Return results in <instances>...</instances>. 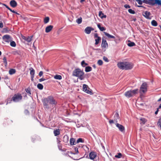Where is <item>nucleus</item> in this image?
<instances>
[{
    "label": "nucleus",
    "mask_w": 161,
    "mask_h": 161,
    "mask_svg": "<svg viewBox=\"0 0 161 161\" xmlns=\"http://www.w3.org/2000/svg\"><path fill=\"white\" fill-rule=\"evenodd\" d=\"M42 102L44 108L47 109L50 108L51 107L54 106L57 103V101L53 97L51 96L44 99Z\"/></svg>",
    "instance_id": "f257e3e1"
},
{
    "label": "nucleus",
    "mask_w": 161,
    "mask_h": 161,
    "mask_svg": "<svg viewBox=\"0 0 161 161\" xmlns=\"http://www.w3.org/2000/svg\"><path fill=\"white\" fill-rule=\"evenodd\" d=\"M118 67L122 70H129L131 69L133 67V64L126 61L119 62L117 64Z\"/></svg>",
    "instance_id": "f03ea898"
},
{
    "label": "nucleus",
    "mask_w": 161,
    "mask_h": 161,
    "mask_svg": "<svg viewBox=\"0 0 161 161\" xmlns=\"http://www.w3.org/2000/svg\"><path fill=\"white\" fill-rule=\"evenodd\" d=\"M84 73L83 71L80 69H75L73 72V75L78 77L80 80H82L84 79Z\"/></svg>",
    "instance_id": "7ed1b4c3"
},
{
    "label": "nucleus",
    "mask_w": 161,
    "mask_h": 161,
    "mask_svg": "<svg viewBox=\"0 0 161 161\" xmlns=\"http://www.w3.org/2000/svg\"><path fill=\"white\" fill-rule=\"evenodd\" d=\"M138 89H137L133 90H130L125 92V96L127 98H130L138 93Z\"/></svg>",
    "instance_id": "20e7f679"
},
{
    "label": "nucleus",
    "mask_w": 161,
    "mask_h": 161,
    "mask_svg": "<svg viewBox=\"0 0 161 161\" xmlns=\"http://www.w3.org/2000/svg\"><path fill=\"white\" fill-rule=\"evenodd\" d=\"M22 97L20 94H15L12 97L11 101H13L14 102H18L22 99Z\"/></svg>",
    "instance_id": "39448f33"
},
{
    "label": "nucleus",
    "mask_w": 161,
    "mask_h": 161,
    "mask_svg": "<svg viewBox=\"0 0 161 161\" xmlns=\"http://www.w3.org/2000/svg\"><path fill=\"white\" fill-rule=\"evenodd\" d=\"M147 83L145 82L141 85L140 89V92L141 93H144L147 91Z\"/></svg>",
    "instance_id": "423d86ee"
},
{
    "label": "nucleus",
    "mask_w": 161,
    "mask_h": 161,
    "mask_svg": "<svg viewBox=\"0 0 161 161\" xmlns=\"http://www.w3.org/2000/svg\"><path fill=\"white\" fill-rule=\"evenodd\" d=\"M115 124L120 131L122 132H125V128L123 125L117 123H115Z\"/></svg>",
    "instance_id": "0eeeda50"
},
{
    "label": "nucleus",
    "mask_w": 161,
    "mask_h": 161,
    "mask_svg": "<svg viewBox=\"0 0 161 161\" xmlns=\"http://www.w3.org/2000/svg\"><path fill=\"white\" fill-rule=\"evenodd\" d=\"M88 87V86L86 84H83V91L88 94H92V92L91 90L87 89Z\"/></svg>",
    "instance_id": "6e6552de"
},
{
    "label": "nucleus",
    "mask_w": 161,
    "mask_h": 161,
    "mask_svg": "<svg viewBox=\"0 0 161 161\" xmlns=\"http://www.w3.org/2000/svg\"><path fill=\"white\" fill-rule=\"evenodd\" d=\"M2 39L3 41L7 42H9L11 40V38L9 35H5L3 36Z\"/></svg>",
    "instance_id": "1a4fd4ad"
},
{
    "label": "nucleus",
    "mask_w": 161,
    "mask_h": 161,
    "mask_svg": "<svg viewBox=\"0 0 161 161\" xmlns=\"http://www.w3.org/2000/svg\"><path fill=\"white\" fill-rule=\"evenodd\" d=\"M142 14L143 16L147 19H151V17L150 16L151 14L149 12L145 11Z\"/></svg>",
    "instance_id": "9d476101"
},
{
    "label": "nucleus",
    "mask_w": 161,
    "mask_h": 161,
    "mask_svg": "<svg viewBox=\"0 0 161 161\" xmlns=\"http://www.w3.org/2000/svg\"><path fill=\"white\" fill-rule=\"evenodd\" d=\"M94 29L90 27H87L85 29L84 31L85 32L88 34H90L91 31H93Z\"/></svg>",
    "instance_id": "9b49d317"
},
{
    "label": "nucleus",
    "mask_w": 161,
    "mask_h": 161,
    "mask_svg": "<svg viewBox=\"0 0 161 161\" xmlns=\"http://www.w3.org/2000/svg\"><path fill=\"white\" fill-rule=\"evenodd\" d=\"M97 154L95 152H92L89 153V157L90 159L94 160L96 158Z\"/></svg>",
    "instance_id": "f8f14e48"
},
{
    "label": "nucleus",
    "mask_w": 161,
    "mask_h": 161,
    "mask_svg": "<svg viewBox=\"0 0 161 161\" xmlns=\"http://www.w3.org/2000/svg\"><path fill=\"white\" fill-rule=\"evenodd\" d=\"M32 37V36H30L27 37H25L23 36H22V38L23 39L26 41L28 42H30L31 41Z\"/></svg>",
    "instance_id": "ddd939ff"
},
{
    "label": "nucleus",
    "mask_w": 161,
    "mask_h": 161,
    "mask_svg": "<svg viewBox=\"0 0 161 161\" xmlns=\"http://www.w3.org/2000/svg\"><path fill=\"white\" fill-rule=\"evenodd\" d=\"M94 38H96L95 39V44L96 45H97L99 42V41L101 40V38L98 36V35L97 33H95L94 35Z\"/></svg>",
    "instance_id": "4468645a"
},
{
    "label": "nucleus",
    "mask_w": 161,
    "mask_h": 161,
    "mask_svg": "<svg viewBox=\"0 0 161 161\" xmlns=\"http://www.w3.org/2000/svg\"><path fill=\"white\" fill-rule=\"evenodd\" d=\"M10 4L12 7L14 8L17 6V3L15 1L12 0L10 1Z\"/></svg>",
    "instance_id": "2eb2a0df"
},
{
    "label": "nucleus",
    "mask_w": 161,
    "mask_h": 161,
    "mask_svg": "<svg viewBox=\"0 0 161 161\" xmlns=\"http://www.w3.org/2000/svg\"><path fill=\"white\" fill-rule=\"evenodd\" d=\"M53 26L52 25H50L47 26L45 29V32L46 33L50 32L53 29Z\"/></svg>",
    "instance_id": "dca6fc26"
},
{
    "label": "nucleus",
    "mask_w": 161,
    "mask_h": 161,
    "mask_svg": "<svg viewBox=\"0 0 161 161\" xmlns=\"http://www.w3.org/2000/svg\"><path fill=\"white\" fill-rule=\"evenodd\" d=\"M101 46L103 48H106L108 46V43L106 40H104L103 39H102V43L101 44Z\"/></svg>",
    "instance_id": "f3484780"
},
{
    "label": "nucleus",
    "mask_w": 161,
    "mask_h": 161,
    "mask_svg": "<svg viewBox=\"0 0 161 161\" xmlns=\"http://www.w3.org/2000/svg\"><path fill=\"white\" fill-rule=\"evenodd\" d=\"M60 130L59 129H55L53 131V133L55 136H57L60 134Z\"/></svg>",
    "instance_id": "a211bd4d"
},
{
    "label": "nucleus",
    "mask_w": 161,
    "mask_h": 161,
    "mask_svg": "<svg viewBox=\"0 0 161 161\" xmlns=\"http://www.w3.org/2000/svg\"><path fill=\"white\" fill-rule=\"evenodd\" d=\"M104 33L105 36H107L109 38H113V39H115V37L114 36L111 35L109 34V33L106 32H104Z\"/></svg>",
    "instance_id": "6ab92c4d"
},
{
    "label": "nucleus",
    "mask_w": 161,
    "mask_h": 161,
    "mask_svg": "<svg viewBox=\"0 0 161 161\" xmlns=\"http://www.w3.org/2000/svg\"><path fill=\"white\" fill-rule=\"evenodd\" d=\"M114 121L115 123H117V120L119 119V114L118 113H115L114 115Z\"/></svg>",
    "instance_id": "aec40b11"
},
{
    "label": "nucleus",
    "mask_w": 161,
    "mask_h": 161,
    "mask_svg": "<svg viewBox=\"0 0 161 161\" xmlns=\"http://www.w3.org/2000/svg\"><path fill=\"white\" fill-rule=\"evenodd\" d=\"M69 142L70 144L71 145H75L76 143L75 142V139L73 138L70 139Z\"/></svg>",
    "instance_id": "412c9836"
},
{
    "label": "nucleus",
    "mask_w": 161,
    "mask_h": 161,
    "mask_svg": "<svg viewBox=\"0 0 161 161\" xmlns=\"http://www.w3.org/2000/svg\"><path fill=\"white\" fill-rule=\"evenodd\" d=\"M99 16L102 19L103 18H106V15H104V14L102 13V12L101 11H100L99 12Z\"/></svg>",
    "instance_id": "4be33fe9"
},
{
    "label": "nucleus",
    "mask_w": 161,
    "mask_h": 161,
    "mask_svg": "<svg viewBox=\"0 0 161 161\" xmlns=\"http://www.w3.org/2000/svg\"><path fill=\"white\" fill-rule=\"evenodd\" d=\"M129 43L127 44V45L129 47H133L135 46L136 44L135 43L133 42H131L130 41H128Z\"/></svg>",
    "instance_id": "5701e85b"
},
{
    "label": "nucleus",
    "mask_w": 161,
    "mask_h": 161,
    "mask_svg": "<svg viewBox=\"0 0 161 161\" xmlns=\"http://www.w3.org/2000/svg\"><path fill=\"white\" fill-rule=\"evenodd\" d=\"M97 26L98 28L101 31H105L106 30V29L104 27H101L100 24H98L97 25Z\"/></svg>",
    "instance_id": "b1692460"
},
{
    "label": "nucleus",
    "mask_w": 161,
    "mask_h": 161,
    "mask_svg": "<svg viewBox=\"0 0 161 161\" xmlns=\"http://www.w3.org/2000/svg\"><path fill=\"white\" fill-rule=\"evenodd\" d=\"M92 70V68L91 67L88 66L86 67L85 71L86 72H88L91 71Z\"/></svg>",
    "instance_id": "393cba45"
},
{
    "label": "nucleus",
    "mask_w": 161,
    "mask_h": 161,
    "mask_svg": "<svg viewBox=\"0 0 161 161\" xmlns=\"http://www.w3.org/2000/svg\"><path fill=\"white\" fill-rule=\"evenodd\" d=\"M15 70L14 69H11L9 71V73L10 75H12L15 73Z\"/></svg>",
    "instance_id": "a878e982"
},
{
    "label": "nucleus",
    "mask_w": 161,
    "mask_h": 161,
    "mask_svg": "<svg viewBox=\"0 0 161 161\" xmlns=\"http://www.w3.org/2000/svg\"><path fill=\"white\" fill-rule=\"evenodd\" d=\"M5 6H6V7L8 8V10H9L11 12H12L13 13H14L17 14H19V13H18L14 11V10H12L10 8H9L8 6L6 5H4Z\"/></svg>",
    "instance_id": "bb28decb"
},
{
    "label": "nucleus",
    "mask_w": 161,
    "mask_h": 161,
    "mask_svg": "<svg viewBox=\"0 0 161 161\" xmlns=\"http://www.w3.org/2000/svg\"><path fill=\"white\" fill-rule=\"evenodd\" d=\"M54 78L56 79L60 80L62 79V77L60 75H56L54 76Z\"/></svg>",
    "instance_id": "cd10ccee"
},
{
    "label": "nucleus",
    "mask_w": 161,
    "mask_h": 161,
    "mask_svg": "<svg viewBox=\"0 0 161 161\" xmlns=\"http://www.w3.org/2000/svg\"><path fill=\"white\" fill-rule=\"evenodd\" d=\"M76 22L78 24H80L82 22V18L81 17H80L76 19Z\"/></svg>",
    "instance_id": "c85d7f7f"
},
{
    "label": "nucleus",
    "mask_w": 161,
    "mask_h": 161,
    "mask_svg": "<svg viewBox=\"0 0 161 161\" xmlns=\"http://www.w3.org/2000/svg\"><path fill=\"white\" fill-rule=\"evenodd\" d=\"M30 75H35V70L32 68H31L30 69Z\"/></svg>",
    "instance_id": "c756f323"
},
{
    "label": "nucleus",
    "mask_w": 161,
    "mask_h": 161,
    "mask_svg": "<svg viewBox=\"0 0 161 161\" xmlns=\"http://www.w3.org/2000/svg\"><path fill=\"white\" fill-rule=\"evenodd\" d=\"M37 87L39 89L42 90L43 89V86L42 84L39 83L37 85Z\"/></svg>",
    "instance_id": "7c9ffc66"
},
{
    "label": "nucleus",
    "mask_w": 161,
    "mask_h": 161,
    "mask_svg": "<svg viewBox=\"0 0 161 161\" xmlns=\"http://www.w3.org/2000/svg\"><path fill=\"white\" fill-rule=\"evenodd\" d=\"M152 25L154 26H156L158 24L157 22L155 20H153L151 22Z\"/></svg>",
    "instance_id": "2f4dec72"
},
{
    "label": "nucleus",
    "mask_w": 161,
    "mask_h": 161,
    "mask_svg": "<svg viewBox=\"0 0 161 161\" xmlns=\"http://www.w3.org/2000/svg\"><path fill=\"white\" fill-rule=\"evenodd\" d=\"M10 42V45L11 46L14 47L16 46V43L14 41H12Z\"/></svg>",
    "instance_id": "473e14b6"
},
{
    "label": "nucleus",
    "mask_w": 161,
    "mask_h": 161,
    "mask_svg": "<svg viewBox=\"0 0 161 161\" xmlns=\"http://www.w3.org/2000/svg\"><path fill=\"white\" fill-rule=\"evenodd\" d=\"M88 65V64L86 63L84 60L82 61L81 62V65L83 67H85Z\"/></svg>",
    "instance_id": "72a5a7b5"
},
{
    "label": "nucleus",
    "mask_w": 161,
    "mask_h": 161,
    "mask_svg": "<svg viewBox=\"0 0 161 161\" xmlns=\"http://www.w3.org/2000/svg\"><path fill=\"white\" fill-rule=\"evenodd\" d=\"M141 121H142L141 123H142L143 124H144L147 121V120L144 118H141L140 119Z\"/></svg>",
    "instance_id": "f704fd0d"
},
{
    "label": "nucleus",
    "mask_w": 161,
    "mask_h": 161,
    "mask_svg": "<svg viewBox=\"0 0 161 161\" xmlns=\"http://www.w3.org/2000/svg\"><path fill=\"white\" fill-rule=\"evenodd\" d=\"M97 64L100 66L102 65L103 64L102 60L101 59L98 60L97 62Z\"/></svg>",
    "instance_id": "c9c22d12"
},
{
    "label": "nucleus",
    "mask_w": 161,
    "mask_h": 161,
    "mask_svg": "<svg viewBox=\"0 0 161 161\" xmlns=\"http://www.w3.org/2000/svg\"><path fill=\"white\" fill-rule=\"evenodd\" d=\"M49 19L48 17H46L44 19V22L45 24L47 23L49 21Z\"/></svg>",
    "instance_id": "e433bc0d"
},
{
    "label": "nucleus",
    "mask_w": 161,
    "mask_h": 161,
    "mask_svg": "<svg viewBox=\"0 0 161 161\" xmlns=\"http://www.w3.org/2000/svg\"><path fill=\"white\" fill-rule=\"evenodd\" d=\"M128 12L131 14H135V11L134 10L131 9H129L128 10Z\"/></svg>",
    "instance_id": "4c0bfd02"
},
{
    "label": "nucleus",
    "mask_w": 161,
    "mask_h": 161,
    "mask_svg": "<svg viewBox=\"0 0 161 161\" xmlns=\"http://www.w3.org/2000/svg\"><path fill=\"white\" fill-rule=\"evenodd\" d=\"M84 141H83L82 139L81 138H79L77 139L76 141L77 143H79V142H83Z\"/></svg>",
    "instance_id": "58836bf2"
},
{
    "label": "nucleus",
    "mask_w": 161,
    "mask_h": 161,
    "mask_svg": "<svg viewBox=\"0 0 161 161\" xmlns=\"http://www.w3.org/2000/svg\"><path fill=\"white\" fill-rule=\"evenodd\" d=\"M121 157H122V154L120 153H118V155H116L115 156V158H120Z\"/></svg>",
    "instance_id": "ea45409f"
},
{
    "label": "nucleus",
    "mask_w": 161,
    "mask_h": 161,
    "mask_svg": "<svg viewBox=\"0 0 161 161\" xmlns=\"http://www.w3.org/2000/svg\"><path fill=\"white\" fill-rule=\"evenodd\" d=\"M3 60V62L5 64V66H7V62L6 58L5 57H4Z\"/></svg>",
    "instance_id": "a19ab883"
},
{
    "label": "nucleus",
    "mask_w": 161,
    "mask_h": 161,
    "mask_svg": "<svg viewBox=\"0 0 161 161\" xmlns=\"http://www.w3.org/2000/svg\"><path fill=\"white\" fill-rule=\"evenodd\" d=\"M26 92L29 94V95H30L31 94V92L29 88H27L26 90Z\"/></svg>",
    "instance_id": "79ce46f5"
},
{
    "label": "nucleus",
    "mask_w": 161,
    "mask_h": 161,
    "mask_svg": "<svg viewBox=\"0 0 161 161\" xmlns=\"http://www.w3.org/2000/svg\"><path fill=\"white\" fill-rule=\"evenodd\" d=\"M158 125V126H159L160 129L161 130V119H159L157 123Z\"/></svg>",
    "instance_id": "37998d69"
},
{
    "label": "nucleus",
    "mask_w": 161,
    "mask_h": 161,
    "mask_svg": "<svg viewBox=\"0 0 161 161\" xmlns=\"http://www.w3.org/2000/svg\"><path fill=\"white\" fill-rule=\"evenodd\" d=\"M103 60L106 62H108L109 61L108 59V58L104 56L103 58Z\"/></svg>",
    "instance_id": "c03bdc74"
},
{
    "label": "nucleus",
    "mask_w": 161,
    "mask_h": 161,
    "mask_svg": "<svg viewBox=\"0 0 161 161\" xmlns=\"http://www.w3.org/2000/svg\"><path fill=\"white\" fill-rule=\"evenodd\" d=\"M46 80V79L44 78H41L39 80V81L40 82H41L42 81H44Z\"/></svg>",
    "instance_id": "a18cd8bd"
},
{
    "label": "nucleus",
    "mask_w": 161,
    "mask_h": 161,
    "mask_svg": "<svg viewBox=\"0 0 161 161\" xmlns=\"http://www.w3.org/2000/svg\"><path fill=\"white\" fill-rule=\"evenodd\" d=\"M75 152L76 154H77L78 153V148L77 147H75Z\"/></svg>",
    "instance_id": "49530a36"
},
{
    "label": "nucleus",
    "mask_w": 161,
    "mask_h": 161,
    "mask_svg": "<svg viewBox=\"0 0 161 161\" xmlns=\"http://www.w3.org/2000/svg\"><path fill=\"white\" fill-rule=\"evenodd\" d=\"M43 74V72L42 71H41L39 73V75L40 77H41Z\"/></svg>",
    "instance_id": "de8ad7c7"
},
{
    "label": "nucleus",
    "mask_w": 161,
    "mask_h": 161,
    "mask_svg": "<svg viewBox=\"0 0 161 161\" xmlns=\"http://www.w3.org/2000/svg\"><path fill=\"white\" fill-rule=\"evenodd\" d=\"M124 7L126 8H130V6L129 5L125 4L124 5Z\"/></svg>",
    "instance_id": "09e8293b"
},
{
    "label": "nucleus",
    "mask_w": 161,
    "mask_h": 161,
    "mask_svg": "<svg viewBox=\"0 0 161 161\" xmlns=\"http://www.w3.org/2000/svg\"><path fill=\"white\" fill-rule=\"evenodd\" d=\"M3 26V25L1 21H0V28H2Z\"/></svg>",
    "instance_id": "8fccbe9b"
},
{
    "label": "nucleus",
    "mask_w": 161,
    "mask_h": 161,
    "mask_svg": "<svg viewBox=\"0 0 161 161\" xmlns=\"http://www.w3.org/2000/svg\"><path fill=\"white\" fill-rule=\"evenodd\" d=\"M57 142L58 144H60L61 141H60V140L57 138Z\"/></svg>",
    "instance_id": "3c124183"
},
{
    "label": "nucleus",
    "mask_w": 161,
    "mask_h": 161,
    "mask_svg": "<svg viewBox=\"0 0 161 161\" xmlns=\"http://www.w3.org/2000/svg\"><path fill=\"white\" fill-rule=\"evenodd\" d=\"M114 120H109V123L110 124H112V123H114Z\"/></svg>",
    "instance_id": "603ef678"
},
{
    "label": "nucleus",
    "mask_w": 161,
    "mask_h": 161,
    "mask_svg": "<svg viewBox=\"0 0 161 161\" xmlns=\"http://www.w3.org/2000/svg\"><path fill=\"white\" fill-rule=\"evenodd\" d=\"M66 138V142H67L68 141V138L67 136H64V138Z\"/></svg>",
    "instance_id": "864d4df0"
},
{
    "label": "nucleus",
    "mask_w": 161,
    "mask_h": 161,
    "mask_svg": "<svg viewBox=\"0 0 161 161\" xmlns=\"http://www.w3.org/2000/svg\"><path fill=\"white\" fill-rule=\"evenodd\" d=\"M158 111H159V108H158L157 109V110L155 111V114H158Z\"/></svg>",
    "instance_id": "5fc2aeb1"
},
{
    "label": "nucleus",
    "mask_w": 161,
    "mask_h": 161,
    "mask_svg": "<svg viewBox=\"0 0 161 161\" xmlns=\"http://www.w3.org/2000/svg\"><path fill=\"white\" fill-rule=\"evenodd\" d=\"M25 113L26 114H29V112L27 110H25Z\"/></svg>",
    "instance_id": "6e6d98bb"
},
{
    "label": "nucleus",
    "mask_w": 161,
    "mask_h": 161,
    "mask_svg": "<svg viewBox=\"0 0 161 161\" xmlns=\"http://www.w3.org/2000/svg\"><path fill=\"white\" fill-rule=\"evenodd\" d=\"M58 148L60 149L61 148V144H58Z\"/></svg>",
    "instance_id": "4d7b16f0"
},
{
    "label": "nucleus",
    "mask_w": 161,
    "mask_h": 161,
    "mask_svg": "<svg viewBox=\"0 0 161 161\" xmlns=\"http://www.w3.org/2000/svg\"><path fill=\"white\" fill-rule=\"evenodd\" d=\"M11 103L10 101L9 102V100H8L7 101L6 105H7L8 103Z\"/></svg>",
    "instance_id": "13d9d810"
},
{
    "label": "nucleus",
    "mask_w": 161,
    "mask_h": 161,
    "mask_svg": "<svg viewBox=\"0 0 161 161\" xmlns=\"http://www.w3.org/2000/svg\"><path fill=\"white\" fill-rule=\"evenodd\" d=\"M34 75H31V79L34 78Z\"/></svg>",
    "instance_id": "bf43d9fd"
},
{
    "label": "nucleus",
    "mask_w": 161,
    "mask_h": 161,
    "mask_svg": "<svg viewBox=\"0 0 161 161\" xmlns=\"http://www.w3.org/2000/svg\"><path fill=\"white\" fill-rule=\"evenodd\" d=\"M92 66L94 68H96V66L95 65V64L93 65Z\"/></svg>",
    "instance_id": "052dcab7"
},
{
    "label": "nucleus",
    "mask_w": 161,
    "mask_h": 161,
    "mask_svg": "<svg viewBox=\"0 0 161 161\" xmlns=\"http://www.w3.org/2000/svg\"><path fill=\"white\" fill-rule=\"evenodd\" d=\"M158 108H159V109L161 108V104L159 105Z\"/></svg>",
    "instance_id": "680f3d73"
},
{
    "label": "nucleus",
    "mask_w": 161,
    "mask_h": 161,
    "mask_svg": "<svg viewBox=\"0 0 161 161\" xmlns=\"http://www.w3.org/2000/svg\"><path fill=\"white\" fill-rule=\"evenodd\" d=\"M161 101V97L158 100V102H159V101Z\"/></svg>",
    "instance_id": "e2e57ef3"
},
{
    "label": "nucleus",
    "mask_w": 161,
    "mask_h": 161,
    "mask_svg": "<svg viewBox=\"0 0 161 161\" xmlns=\"http://www.w3.org/2000/svg\"><path fill=\"white\" fill-rule=\"evenodd\" d=\"M85 0H80V2H81V3H82V2H83Z\"/></svg>",
    "instance_id": "0e129e2a"
},
{
    "label": "nucleus",
    "mask_w": 161,
    "mask_h": 161,
    "mask_svg": "<svg viewBox=\"0 0 161 161\" xmlns=\"http://www.w3.org/2000/svg\"><path fill=\"white\" fill-rule=\"evenodd\" d=\"M31 80L32 81H33L34 80L33 78H32V79L31 78Z\"/></svg>",
    "instance_id": "69168bd1"
},
{
    "label": "nucleus",
    "mask_w": 161,
    "mask_h": 161,
    "mask_svg": "<svg viewBox=\"0 0 161 161\" xmlns=\"http://www.w3.org/2000/svg\"><path fill=\"white\" fill-rule=\"evenodd\" d=\"M138 7H141L142 6H138Z\"/></svg>",
    "instance_id": "338daca9"
},
{
    "label": "nucleus",
    "mask_w": 161,
    "mask_h": 161,
    "mask_svg": "<svg viewBox=\"0 0 161 161\" xmlns=\"http://www.w3.org/2000/svg\"><path fill=\"white\" fill-rule=\"evenodd\" d=\"M1 52L0 51V56L1 55Z\"/></svg>",
    "instance_id": "774afa93"
}]
</instances>
